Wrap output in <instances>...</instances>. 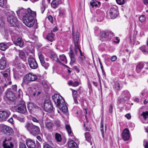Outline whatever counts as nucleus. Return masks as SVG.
Listing matches in <instances>:
<instances>
[{"label": "nucleus", "instance_id": "obj_22", "mask_svg": "<svg viewBox=\"0 0 148 148\" xmlns=\"http://www.w3.org/2000/svg\"><path fill=\"white\" fill-rule=\"evenodd\" d=\"M56 140L60 145H62L64 143L62 140L61 135L57 133H56Z\"/></svg>", "mask_w": 148, "mask_h": 148}, {"label": "nucleus", "instance_id": "obj_14", "mask_svg": "<svg viewBox=\"0 0 148 148\" xmlns=\"http://www.w3.org/2000/svg\"><path fill=\"white\" fill-rule=\"evenodd\" d=\"M28 61L29 65L32 69H36L37 68L38 64L34 58H29Z\"/></svg>", "mask_w": 148, "mask_h": 148}, {"label": "nucleus", "instance_id": "obj_36", "mask_svg": "<svg viewBox=\"0 0 148 148\" xmlns=\"http://www.w3.org/2000/svg\"><path fill=\"white\" fill-rule=\"evenodd\" d=\"M97 2L96 0H92L90 2V5L92 8L95 7L97 8L98 7V5L96 3Z\"/></svg>", "mask_w": 148, "mask_h": 148}, {"label": "nucleus", "instance_id": "obj_49", "mask_svg": "<svg viewBox=\"0 0 148 148\" xmlns=\"http://www.w3.org/2000/svg\"><path fill=\"white\" fill-rule=\"evenodd\" d=\"M46 69H47L48 67L49 66V64L48 63L45 62L44 64H41Z\"/></svg>", "mask_w": 148, "mask_h": 148}, {"label": "nucleus", "instance_id": "obj_60", "mask_svg": "<svg viewBox=\"0 0 148 148\" xmlns=\"http://www.w3.org/2000/svg\"><path fill=\"white\" fill-rule=\"evenodd\" d=\"M48 20L51 23H53V18L50 15L48 17Z\"/></svg>", "mask_w": 148, "mask_h": 148}, {"label": "nucleus", "instance_id": "obj_12", "mask_svg": "<svg viewBox=\"0 0 148 148\" xmlns=\"http://www.w3.org/2000/svg\"><path fill=\"white\" fill-rule=\"evenodd\" d=\"M12 39L13 40L14 43L16 46H18L20 47H22L24 45V42L22 39L20 38L14 39V37L12 35Z\"/></svg>", "mask_w": 148, "mask_h": 148}, {"label": "nucleus", "instance_id": "obj_24", "mask_svg": "<svg viewBox=\"0 0 148 148\" xmlns=\"http://www.w3.org/2000/svg\"><path fill=\"white\" fill-rule=\"evenodd\" d=\"M69 56L71 59V63H73L75 61V58L73 50L71 49L69 53Z\"/></svg>", "mask_w": 148, "mask_h": 148}, {"label": "nucleus", "instance_id": "obj_47", "mask_svg": "<svg viewBox=\"0 0 148 148\" xmlns=\"http://www.w3.org/2000/svg\"><path fill=\"white\" fill-rule=\"evenodd\" d=\"M144 145L145 148H148V141L145 140L144 141Z\"/></svg>", "mask_w": 148, "mask_h": 148}, {"label": "nucleus", "instance_id": "obj_63", "mask_svg": "<svg viewBox=\"0 0 148 148\" xmlns=\"http://www.w3.org/2000/svg\"><path fill=\"white\" fill-rule=\"evenodd\" d=\"M18 120L21 122H23L24 121V119L23 118H20V117H18Z\"/></svg>", "mask_w": 148, "mask_h": 148}, {"label": "nucleus", "instance_id": "obj_32", "mask_svg": "<svg viewBox=\"0 0 148 148\" xmlns=\"http://www.w3.org/2000/svg\"><path fill=\"white\" fill-rule=\"evenodd\" d=\"M121 83V82L119 81H117L114 82V87L116 90H119L120 89V85Z\"/></svg>", "mask_w": 148, "mask_h": 148}, {"label": "nucleus", "instance_id": "obj_13", "mask_svg": "<svg viewBox=\"0 0 148 148\" xmlns=\"http://www.w3.org/2000/svg\"><path fill=\"white\" fill-rule=\"evenodd\" d=\"M118 12L116 8H111L110 10L109 14L111 18L114 19L117 16Z\"/></svg>", "mask_w": 148, "mask_h": 148}, {"label": "nucleus", "instance_id": "obj_45", "mask_svg": "<svg viewBox=\"0 0 148 148\" xmlns=\"http://www.w3.org/2000/svg\"><path fill=\"white\" fill-rule=\"evenodd\" d=\"M117 3L119 4L122 5L125 3V0H116Z\"/></svg>", "mask_w": 148, "mask_h": 148}, {"label": "nucleus", "instance_id": "obj_44", "mask_svg": "<svg viewBox=\"0 0 148 148\" xmlns=\"http://www.w3.org/2000/svg\"><path fill=\"white\" fill-rule=\"evenodd\" d=\"M56 62H57L60 63V64H61L62 65H64L65 66V67H66L67 68V69H71V68L70 67H69V66H67L64 65L63 63L61 62L60 61V60L58 58L57 59V60H56Z\"/></svg>", "mask_w": 148, "mask_h": 148}, {"label": "nucleus", "instance_id": "obj_23", "mask_svg": "<svg viewBox=\"0 0 148 148\" xmlns=\"http://www.w3.org/2000/svg\"><path fill=\"white\" fill-rule=\"evenodd\" d=\"M26 11H27V10L25 9L21 8L18 9L16 11V12L19 16H22L23 18V15L25 14Z\"/></svg>", "mask_w": 148, "mask_h": 148}, {"label": "nucleus", "instance_id": "obj_51", "mask_svg": "<svg viewBox=\"0 0 148 148\" xmlns=\"http://www.w3.org/2000/svg\"><path fill=\"white\" fill-rule=\"evenodd\" d=\"M80 58L82 60H84L85 59V56L82 55V52L81 50L80 51Z\"/></svg>", "mask_w": 148, "mask_h": 148}, {"label": "nucleus", "instance_id": "obj_1", "mask_svg": "<svg viewBox=\"0 0 148 148\" xmlns=\"http://www.w3.org/2000/svg\"><path fill=\"white\" fill-rule=\"evenodd\" d=\"M36 16L35 12L28 8L23 18V23L29 27H32L34 23V18Z\"/></svg>", "mask_w": 148, "mask_h": 148}, {"label": "nucleus", "instance_id": "obj_19", "mask_svg": "<svg viewBox=\"0 0 148 148\" xmlns=\"http://www.w3.org/2000/svg\"><path fill=\"white\" fill-rule=\"evenodd\" d=\"M6 66V62L5 58L3 57L0 59V69H4Z\"/></svg>", "mask_w": 148, "mask_h": 148}, {"label": "nucleus", "instance_id": "obj_57", "mask_svg": "<svg viewBox=\"0 0 148 148\" xmlns=\"http://www.w3.org/2000/svg\"><path fill=\"white\" fill-rule=\"evenodd\" d=\"M43 148H52V147L51 146L48 144H46L43 146Z\"/></svg>", "mask_w": 148, "mask_h": 148}, {"label": "nucleus", "instance_id": "obj_43", "mask_svg": "<svg viewBox=\"0 0 148 148\" xmlns=\"http://www.w3.org/2000/svg\"><path fill=\"white\" fill-rule=\"evenodd\" d=\"M51 6L53 8H56V0H53L51 3Z\"/></svg>", "mask_w": 148, "mask_h": 148}, {"label": "nucleus", "instance_id": "obj_7", "mask_svg": "<svg viewBox=\"0 0 148 148\" xmlns=\"http://www.w3.org/2000/svg\"><path fill=\"white\" fill-rule=\"evenodd\" d=\"M73 40L75 45V53L77 54L78 51H80V49L78 45V40L79 39V34L78 32H77L75 33V36L73 33Z\"/></svg>", "mask_w": 148, "mask_h": 148}, {"label": "nucleus", "instance_id": "obj_2", "mask_svg": "<svg viewBox=\"0 0 148 148\" xmlns=\"http://www.w3.org/2000/svg\"><path fill=\"white\" fill-rule=\"evenodd\" d=\"M57 103L56 106L64 114H67L68 112V108L66 105L64 100L62 97L56 93Z\"/></svg>", "mask_w": 148, "mask_h": 148}, {"label": "nucleus", "instance_id": "obj_61", "mask_svg": "<svg viewBox=\"0 0 148 148\" xmlns=\"http://www.w3.org/2000/svg\"><path fill=\"white\" fill-rule=\"evenodd\" d=\"M113 107L112 105L110 106L109 108V112L110 113H112V112Z\"/></svg>", "mask_w": 148, "mask_h": 148}, {"label": "nucleus", "instance_id": "obj_40", "mask_svg": "<svg viewBox=\"0 0 148 148\" xmlns=\"http://www.w3.org/2000/svg\"><path fill=\"white\" fill-rule=\"evenodd\" d=\"M45 8L46 7L45 3H42V5L40 7V10L42 14L43 13L45 10Z\"/></svg>", "mask_w": 148, "mask_h": 148}, {"label": "nucleus", "instance_id": "obj_53", "mask_svg": "<svg viewBox=\"0 0 148 148\" xmlns=\"http://www.w3.org/2000/svg\"><path fill=\"white\" fill-rule=\"evenodd\" d=\"M8 122L11 123L12 124H13L14 123V121L13 118L11 117L8 120Z\"/></svg>", "mask_w": 148, "mask_h": 148}, {"label": "nucleus", "instance_id": "obj_16", "mask_svg": "<svg viewBox=\"0 0 148 148\" xmlns=\"http://www.w3.org/2000/svg\"><path fill=\"white\" fill-rule=\"evenodd\" d=\"M122 137L125 140H128L130 137L129 130L125 128L123 131L122 133Z\"/></svg>", "mask_w": 148, "mask_h": 148}, {"label": "nucleus", "instance_id": "obj_48", "mask_svg": "<svg viewBox=\"0 0 148 148\" xmlns=\"http://www.w3.org/2000/svg\"><path fill=\"white\" fill-rule=\"evenodd\" d=\"M3 34L5 36L6 38L8 36V30H5L3 32Z\"/></svg>", "mask_w": 148, "mask_h": 148}, {"label": "nucleus", "instance_id": "obj_59", "mask_svg": "<svg viewBox=\"0 0 148 148\" xmlns=\"http://www.w3.org/2000/svg\"><path fill=\"white\" fill-rule=\"evenodd\" d=\"M99 62L101 68L102 72H103L104 71L103 69V65H102V63L100 59H99Z\"/></svg>", "mask_w": 148, "mask_h": 148}, {"label": "nucleus", "instance_id": "obj_64", "mask_svg": "<svg viewBox=\"0 0 148 148\" xmlns=\"http://www.w3.org/2000/svg\"><path fill=\"white\" fill-rule=\"evenodd\" d=\"M125 116L128 119H130L131 118L130 114L129 113L125 115Z\"/></svg>", "mask_w": 148, "mask_h": 148}, {"label": "nucleus", "instance_id": "obj_54", "mask_svg": "<svg viewBox=\"0 0 148 148\" xmlns=\"http://www.w3.org/2000/svg\"><path fill=\"white\" fill-rule=\"evenodd\" d=\"M79 82L77 81H75L73 82V86L74 87H76L79 85Z\"/></svg>", "mask_w": 148, "mask_h": 148}, {"label": "nucleus", "instance_id": "obj_10", "mask_svg": "<svg viewBox=\"0 0 148 148\" xmlns=\"http://www.w3.org/2000/svg\"><path fill=\"white\" fill-rule=\"evenodd\" d=\"M10 114V112L8 111H0V121H5Z\"/></svg>", "mask_w": 148, "mask_h": 148}, {"label": "nucleus", "instance_id": "obj_4", "mask_svg": "<svg viewBox=\"0 0 148 148\" xmlns=\"http://www.w3.org/2000/svg\"><path fill=\"white\" fill-rule=\"evenodd\" d=\"M25 127L31 134L34 136L38 134L40 132L39 127L31 123L27 122L25 126Z\"/></svg>", "mask_w": 148, "mask_h": 148}, {"label": "nucleus", "instance_id": "obj_8", "mask_svg": "<svg viewBox=\"0 0 148 148\" xmlns=\"http://www.w3.org/2000/svg\"><path fill=\"white\" fill-rule=\"evenodd\" d=\"M44 110L46 112H51L53 110L52 104L49 99L46 100L44 103Z\"/></svg>", "mask_w": 148, "mask_h": 148}, {"label": "nucleus", "instance_id": "obj_9", "mask_svg": "<svg viewBox=\"0 0 148 148\" xmlns=\"http://www.w3.org/2000/svg\"><path fill=\"white\" fill-rule=\"evenodd\" d=\"M17 111L19 113L26 114L27 113L25 103L24 102H21L18 105Z\"/></svg>", "mask_w": 148, "mask_h": 148}, {"label": "nucleus", "instance_id": "obj_56", "mask_svg": "<svg viewBox=\"0 0 148 148\" xmlns=\"http://www.w3.org/2000/svg\"><path fill=\"white\" fill-rule=\"evenodd\" d=\"M32 121L34 122L38 123H39V120H38L35 117H33L32 118Z\"/></svg>", "mask_w": 148, "mask_h": 148}, {"label": "nucleus", "instance_id": "obj_58", "mask_svg": "<svg viewBox=\"0 0 148 148\" xmlns=\"http://www.w3.org/2000/svg\"><path fill=\"white\" fill-rule=\"evenodd\" d=\"M4 0H0V6L1 7H3L4 5Z\"/></svg>", "mask_w": 148, "mask_h": 148}, {"label": "nucleus", "instance_id": "obj_3", "mask_svg": "<svg viewBox=\"0 0 148 148\" xmlns=\"http://www.w3.org/2000/svg\"><path fill=\"white\" fill-rule=\"evenodd\" d=\"M37 79V76L36 74L32 73H29L23 77L21 86L24 87L30 82L36 81Z\"/></svg>", "mask_w": 148, "mask_h": 148}, {"label": "nucleus", "instance_id": "obj_39", "mask_svg": "<svg viewBox=\"0 0 148 148\" xmlns=\"http://www.w3.org/2000/svg\"><path fill=\"white\" fill-rule=\"evenodd\" d=\"M58 12L59 15L60 16H62L65 14V11L63 9H59L58 10Z\"/></svg>", "mask_w": 148, "mask_h": 148}, {"label": "nucleus", "instance_id": "obj_52", "mask_svg": "<svg viewBox=\"0 0 148 148\" xmlns=\"http://www.w3.org/2000/svg\"><path fill=\"white\" fill-rule=\"evenodd\" d=\"M117 58L116 56H114L112 57L111 60L112 62H114L117 60Z\"/></svg>", "mask_w": 148, "mask_h": 148}, {"label": "nucleus", "instance_id": "obj_6", "mask_svg": "<svg viewBox=\"0 0 148 148\" xmlns=\"http://www.w3.org/2000/svg\"><path fill=\"white\" fill-rule=\"evenodd\" d=\"M10 70L8 69L6 71L1 72V74L5 78V83L4 85L5 87H7L8 85L11 84L12 83L10 77Z\"/></svg>", "mask_w": 148, "mask_h": 148}, {"label": "nucleus", "instance_id": "obj_50", "mask_svg": "<svg viewBox=\"0 0 148 148\" xmlns=\"http://www.w3.org/2000/svg\"><path fill=\"white\" fill-rule=\"evenodd\" d=\"M71 90H72V95L73 97H74V96H77L76 95L77 93V91L73 89H71Z\"/></svg>", "mask_w": 148, "mask_h": 148}, {"label": "nucleus", "instance_id": "obj_42", "mask_svg": "<svg viewBox=\"0 0 148 148\" xmlns=\"http://www.w3.org/2000/svg\"><path fill=\"white\" fill-rule=\"evenodd\" d=\"M146 47L145 45H143L140 47V49L144 53L146 52Z\"/></svg>", "mask_w": 148, "mask_h": 148}, {"label": "nucleus", "instance_id": "obj_62", "mask_svg": "<svg viewBox=\"0 0 148 148\" xmlns=\"http://www.w3.org/2000/svg\"><path fill=\"white\" fill-rule=\"evenodd\" d=\"M76 97L77 96H74V97H73V98L74 99L75 103L77 104H78V101H77Z\"/></svg>", "mask_w": 148, "mask_h": 148}, {"label": "nucleus", "instance_id": "obj_25", "mask_svg": "<svg viewBox=\"0 0 148 148\" xmlns=\"http://www.w3.org/2000/svg\"><path fill=\"white\" fill-rule=\"evenodd\" d=\"M55 30L56 29L55 27L53 29V31L51 33L47 35V38L49 40L52 41L53 40V36H54V34H53L52 32H55Z\"/></svg>", "mask_w": 148, "mask_h": 148}, {"label": "nucleus", "instance_id": "obj_26", "mask_svg": "<svg viewBox=\"0 0 148 148\" xmlns=\"http://www.w3.org/2000/svg\"><path fill=\"white\" fill-rule=\"evenodd\" d=\"M65 128L66 129L69 135L72 136H73V133L71 130V128L70 125L69 124L65 125Z\"/></svg>", "mask_w": 148, "mask_h": 148}, {"label": "nucleus", "instance_id": "obj_5", "mask_svg": "<svg viewBox=\"0 0 148 148\" xmlns=\"http://www.w3.org/2000/svg\"><path fill=\"white\" fill-rule=\"evenodd\" d=\"M12 12V14L9 15L8 17V21L11 26L16 27L18 25V22L16 17L14 15Z\"/></svg>", "mask_w": 148, "mask_h": 148}, {"label": "nucleus", "instance_id": "obj_28", "mask_svg": "<svg viewBox=\"0 0 148 148\" xmlns=\"http://www.w3.org/2000/svg\"><path fill=\"white\" fill-rule=\"evenodd\" d=\"M45 126L47 129L49 131H51L52 130L53 124L51 122H48L45 123Z\"/></svg>", "mask_w": 148, "mask_h": 148}, {"label": "nucleus", "instance_id": "obj_34", "mask_svg": "<svg viewBox=\"0 0 148 148\" xmlns=\"http://www.w3.org/2000/svg\"><path fill=\"white\" fill-rule=\"evenodd\" d=\"M60 60L62 61L63 63L66 64L67 63V60L66 56L64 55H60L59 56Z\"/></svg>", "mask_w": 148, "mask_h": 148}, {"label": "nucleus", "instance_id": "obj_55", "mask_svg": "<svg viewBox=\"0 0 148 148\" xmlns=\"http://www.w3.org/2000/svg\"><path fill=\"white\" fill-rule=\"evenodd\" d=\"M61 125L60 121L57 120L56 121V127H59Z\"/></svg>", "mask_w": 148, "mask_h": 148}, {"label": "nucleus", "instance_id": "obj_46", "mask_svg": "<svg viewBox=\"0 0 148 148\" xmlns=\"http://www.w3.org/2000/svg\"><path fill=\"white\" fill-rule=\"evenodd\" d=\"M19 148H27V147L25 143H20Z\"/></svg>", "mask_w": 148, "mask_h": 148}, {"label": "nucleus", "instance_id": "obj_20", "mask_svg": "<svg viewBox=\"0 0 148 148\" xmlns=\"http://www.w3.org/2000/svg\"><path fill=\"white\" fill-rule=\"evenodd\" d=\"M6 97L9 100H12L15 99V97L14 94L11 91H7L6 93Z\"/></svg>", "mask_w": 148, "mask_h": 148}, {"label": "nucleus", "instance_id": "obj_41", "mask_svg": "<svg viewBox=\"0 0 148 148\" xmlns=\"http://www.w3.org/2000/svg\"><path fill=\"white\" fill-rule=\"evenodd\" d=\"M146 19V17L144 15H142L139 17V20L142 23L145 22Z\"/></svg>", "mask_w": 148, "mask_h": 148}, {"label": "nucleus", "instance_id": "obj_29", "mask_svg": "<svg viewBox=\"0 0 148 148\" xmlns=\"http://www.w3.org/2000/svg\"><path fill=\"white\" fill-rule=\"evenodd\" d=\"M85 137L87 141L90 143V145H92V143L91 141V138L90 134L88 132H86L85 133Z\"/></svg>", "mask_w": 148, "mask_h": 148}, {"label": "nucleus", "instance_id": "obj_15", "mask_svg": "<svg viewBox=\"0 0 148 148\" xmlns=\"http://www.w3.org/2000/svg\"><path fill=\"white\" fill-rule=\"evenodd\" d=\"M10 139H8V140L5 138L4 141H3V148H12L13 147V145L12 143L9 142Z\"/></svg>", "mask_w": 148, "mask_h": 148}, {"label": "nucleus", "instance_id": "obj_38", "mask_svg": "<svg viewBox=\"0 0 148 148\" xmlns=\"http://www.w3.org/2000/svg\"><path fill=\"white\" fill-rule=\"evenodd\" d=\"M19 56V57L21 59H25V58L26 55L25 53L22 51H20Z\"/></svg>", "mask_w": 148, "mask_h": 148}, {"label": "nucleus", "instance_id": "obj_30", "mask_svg": "<svg viewBox=\"0 0 148 148\" xmlns=\"http://www.w3.org/2000/svg\"><path fill=\"white\" fill-rule=\"evenodd\" d=\"M8 47V45L4 43L3 42L0 44V49L4 51Z\"/></svg>", "mask_w": 148, "mask_h": 148}, {"label": "nucleus", "instance_id": "obj_11", "mask_svg": "<svg viewBox=\"0 0 148 148\" xmlns=\"http://www.w3.org/2000/svg\"><path fill=\"white\" fill-rule=\"evenodd\" d=\"M2 131L5 134L10 135L13 133V130L10 127L6 125H1Z\"/></svg>", "mask_w": 148, "mask_h": 148}, {"label": "nucleus", "instance_id": "obj_17", "mask_svg": "<svg viewBox=\"0 0 148 148\" xmlns=\"http://www.w3.org/2000/svg\"><path fill=\"white\" fill-rule=\"evenodd\" d=\"M26 144L28 148H35L36 144L34 141L30 139L26 140Z\"/></svg>", "mask_w": 148, "mask_h": 148}, {"label": "nucleus", "instance_id": "obj_37", "mask_svg": "<svg viewBox=\"0 0 148 148\" xmlns=\"http://www.w3.org/2000/svg\"><path fill=\"white\" fill-rule=\"evenodd\" d=\"M28 108L29 110H32L35 108V105L32 103H29L28 105Z\"/></svg>", "mask_w": 148, "mask_h": 148}, {"label": "nucleus", "instance_id": "obj_21", "mask_svg": "<svg viewBox=\"0 0 148 148\" xmlns=\"http://www.w3.org/2000/svg\"><path fill=\"white\" fill-rule=\"evenodd\" d=\"M68 147L69 148H77V144L73 140H71L67 142Z\"/></svg>", "mask_w": 148, "mask_h": 148}, {"label": "nucleus", "instance_id": "obj_27", "mask_svg": "<svg viewBox=\"0 0 148 148\" xmlns=\"http://www.w3.org/2000/svg\"><path fill=\"white\" fill-rule=\"evenodd\" d=\"M141 116H143L144 118V120L142 121L143 123H148V121H146V119L148 118V112H143Z\"/></svg>", "mask_w": 148, "mask_h": 148}, {"label": "nucleus", "instance_id": "obj_31", "mask_svg": "<svg viewBox=\"0 0 148 148\" xmlns=\"http://www.w3.org/2000/svg\"><path fill=\"white\" fill-rule=\"evenodd\" d=\"M144 66L143 64L142 63H140L138 64L136 66V69L138 72H140Z\"/></svg>", "mask_w": 148, "mask_h": 148}, {"label": "nucleus", "instance_id": "obj_35", "mask_svg": "<svg viewBox=\"0 0 148 148\" xmlns=\"http://www.w3.org/2000/svg\"><path fill=\"white\" fill-rule=\"evenodd\" d=\"M39 58L41 64H44L45 61L43 54L40 52L38 53Z\"/></svg>", "mask_w": 148, "mask_h": 148}, {"label": "nucleus", "instance_id": "obj_18", "mask_svg": "<svg viewBox=\"0 0 148 148\" xmlns=\"http://www.w3.org/2000/svg\"><path fill=\"white\" fill-rule=\"evenodd\" d=\"M114 36V33L110 31H103L102 32L101 37L102 38H106L109 37L110 38Z\"/></svg>", "mask_w": 148, "mask_h": 148}, {"label": "nucleus", "instance_id": "obj_33", "mask_svg": "<svg viewBox=\"0 0 148 148\" xmlns=\"http://www.w3.org/2000/svg\"><path fill=\"white\" fill-rule=\"evenodd\" d=\"M122 94L126 97V99H128L130 97L129 92L127 90H124L122 92Z\"/></svg>", "mask_w": 148, "mask_h": 148}]
</instances>
